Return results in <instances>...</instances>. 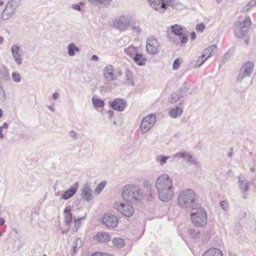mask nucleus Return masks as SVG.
Masks as SVG:
<instances>
[{
	"mask_svg": "<svg viewBox=\"0 0 256 256\" xmlns=\"http://www.w3.org/2000/svg\"><path fill=\"white\" fill-rule=\"evenodd\" d=\"M156 186L160 200L167 202L173 197L172 181L167 174H162L156 178Z\"/></svg>",
	"mask_w": 256,
	"mask_h": 256,
	"instance_id": "1",
	"label": "nucleus"
},
{
	"mask_svg": "<svg viewBox=\"0 0 256 256\" xmlns=\"http://www.w3.org/2000/svg\"><path fill=\"white\" fill-rule=\"evenodd\" d=\"M217 50V47L215 44H212L206 48L202 54L204 56L208 59L214 54Z\"/></svg>",
	"mask_w": 256,
	"mask_h": 256,
	"instance_id": "22",
	"label": "nucleus"
},
{
	"mask_svg": "<svg viewBox=\"0 0 256 256\" xmlns=\"http://www.w3.org/2000/svg\"><path fill=\"white\" fill-rule=\"evenodd\" d=\"M132 60L136 64L140 66L145 65L146 62V58L144 57L143 55L141 53L139 52L134 56Z\"/></svg>",
	"mask_w": 256,
	"mask_h": 256,
	"instance_id": "23",
	"label": "nucleus"
},
{
	"mask_svg": "<svg viewBox=\"0 0 256 256\" xmlns=\"http://www.w3.org/2000/svg\"><path fill=\"white\" fill-rule=\"evenodd\" d=\"M173 157L176 158H182L184 160H185L186 162H190L192 164H196L197 162L196 160L192 158V156L190 154L189 152H177L173 155Z\"/></svg>",
	"mask_w": 256,
	"mask_h": 256,
	"instance_id": "17",
	"label": "nucleus"
},
{
	"mask_svg": "<svg viewBox=\"0 0 256 256\" xmlns=\"http://www.w3.org/2000/svg\"><path fill=\"white\" fill-rule=\"evenodd\" d=\"M156 121V116L154 114H150L142 120L140 128L142 134H144L148 132L154 125Z\"/></svg>",
	"mask_w": 256,
	"mask_h": 256,
	"instance_id": "9",
	"label": "nucleus"
},
{
	"mask_svg": "<svg viewBox=\"0 0 256 256\" xmlns=\"http://www.w3.org/2000/svg\"><path fill=\"white\" fill-rule=\"evenodd\" d=\"M2 130L1 128H0V138H4V135L2 133Z\"/></svg>",
	"mask_w": 256,
	"mask_h": 256,
	"instance_id": "63",
	"label": "nucleus"
},
{
	"mask_svg": "<svg viewBox=\"0 0 256 256\" xmlns=\"http://www.w3.org/2000/svg\"><path fill=\"white\" fill-rule=\"evenodd\" d=\"M184 6L181 2H180L179 0L175 4V5L173 7L174 8L178 10H182L184 8Z\"/></svg>",
	"mask_w": 256,
	"mask_h": 256,
	"instance_id": "47",
	"label": "nucleus"
},
{
	"mask_svg": "<svg viewBox=\"0 0 256 256\" xmlns=\"http://www.w3.org/2000/svg\"><path fill=\"white\" fill-rule=\"evenodd\" d=\"M92 60L94 61H97L98 60V57L96 55H93L92 56Z\"/></svg>",
	"mask_w": 256,
	"mask_h": 256,
	"instance_id": "61",
	"label": "nucleus"
},
{
	"mask_svg": "<svg viewBox=\"0 0 256 256\" xmlns=\"http://www.w3.org/2000/svg\"><path fill=\"white\" fill-rule=\"evenodd\" d=\"M8 124L6 122H5L3 124L2 126H0V128H1L3 130V128H8Z\"/></svg>",
	"mask_w": 256,
	"mask_h": 256,
	"instance_id": "60",
	"label": "nucleus"
},
{
	"mask_svg": "<svg viewBox=\"0 0 256 256\" xmlns=\"http://www.w3.org/2000/svg\"><path fill=\"white\" fill-rule=\"evenodd\" d=\"M252 22L250 17H247L244 20L236 21L234 24V36L238 38H244L248 33Z\"/></svg>",
	"mask_w": 256,
	"mask_h": 256,
	"instance_id": "5",
	"label": "nucleus"
},
{
	"mask_svg": "<svg viewBox=\"0 0 256 256\" xmlns=\"http://www.w3.org/2000/svg\"><path fill=\"white\" fill-rule=\"evenodd\" d=\"M70 136L73 138H76L77 134L74 130H70L69 132Z\"/></svg>",
	"mask_w": 256,
	"mask_h": 256,
	"instance_id": "55",
	"label": "nucleus"
},
{
	"mask_svg": "<svg viewBox=\"0 0 256 256\" xmlns=\"http://www.w3.org/2000/svg\"><path fill=\"white\" fill-rule=\"evenodd\" d=\"M77 188L71 187L68 190L64 192L61 198L66 200L72 198L76 192Z\"/></svg>",
	"mask_w": 256,
	"mask_h": 256,
	"instance_id": "27",
	"label": "nucleus"
},
{
	"mask_svg": "<svg viewBox=\"0 0 256 256\" xmlns=\"http://www.w3.org/2000/svg\"><path fill=\"white\" fill-rule=\"evenodd\" d=\"M196 212L190 214V218L192 224L196 226L202 227L207 224V214L206 210L200 208L196 206L195 208Z\"/></svg>",
	"mask_w": 256,
	"mask_h": 256,
	"instance_id": "6",
	"label": "nucleus"
},
{
	"mask_svg": "<svg viewBox=\"0 0 256 256\" xmlns=\"http://www.w3.org/2000/svg\"><path fill=\"white\" fill-rule=\"evenodd\" d=\"M238 182L240 190L244 194V198H246V192L248 190L249 188L248 185L250 184V182H248L246 180H242L240 176H238Z\"/></svg>",
	"mask_w": 256,
	"mask_h": 256,
	"instance_id": "20",
	"label": "nucleus"
},
{
	"mask_svg": "<svg viewBox=\"0 0 256 256\" xmlns=\"http://www.w3.org/2000/svg\"><path fill=\"white\" fill-rule=\"evenodd\" d=\"M180 60L178 58H176L173 63L172 68L174 70H176L180 68Z\"/></svg>",
	"mask_w": 256,
	"mask_h": 256,
	"instance_id": "49",
	"label": "nucleus"
},
{
	"mask_svg": "<svg viewBox=\"0 0 256 256\" xmlns=\"http://www.w3.org/2000/svg\"><path fill=\"white\" fill-rule=\"evenodd\" d=\"M12 79L15 82L18 83L21 80L20 74L16 72H12Z\"/></svg>",
	"mask_w": 256,
	"mask_h": 256,
	"instance_id": "42",
	"label": "nucleus"
},
{
	"mask_svg": "<svg viewBox=\"0 0 256 256\" xmlns=\"http://www.w3.org/2000/svg\"><path fill=\"white\" fill-rule=\"evenodd\" d=\"M196 194L191 189H186L180 192L178 196V204L182 208H191L192 210L195 208V202Z\"/></svg>",
	"mask_w": 256,
	"mask_h": 256,
	"instance_id": "3",
	"label": "nucleus"
},
{
	"mask_svg": "<svg viewBox=\"0 0 256 256\" xmlns=\"http://www.w3.org/2000/svg\"><path fill=\"white\" fill-rule=\"evenodd\" d=\"M105 186H106V182H101L96 186V190H95V193L97 194H99L104 188Z\"/></svg>",
	"mask_w": 256,
	"mask_h": 256,
	"instance_id": "43",
	"label": "nucleus"
},
{
	"mask_svg": "<svg viewBox=\"0 0 256 256\" xmlns=\"http://www.w3.org/2000/svg\"><path fill=\"white\" fill-rule=\"evenodd\" d=\"M104 76L106 82H110L117 78L114 73L113 67L112 65H108L104 70Z\"/></svg>",
	"mask_w": 256,
	"mask_h": 256,
	"instance_id": "16",
	"label": "nucleus"
},
{
	"mask_svg": "<svg viewBox=\"0 0 256 256\" xmlns=\"http://www.w3.org/2000/svg\"><path fill=\"white\" fill-rule=\"evenodd\" d=\"M11 50L12 56L16 64L18 65L22 64V50H20V47L16 44H14L12 46L11 48Z\"/></svg>",
	"mask_w": 256,
	"mask_h": 256,
	"instance_id": "15",
	"label": "nucleus"
},
{
	"mask_svg": "<svg viewBox=\"0 0 256 256\" xmlns=\"http://www.w3.org/2000/svg\"><path fill=\"white\" fill-rule=\"evenodd\" d=\"M183 110L182 108L180 106H176L174 108H172L168 112L169 116L172 118H176L178 116H180Z\"/></svg>",
	"mask_w": 256,
	"mask_h": 256,
	"instance_id": "24",
	"label": "nucleus"
},
{
	"mask_svg": "<svg viewBox=\"0 0 256 256\" xmlns=\"http://www.w3.org/2000/svg\"><path fill=\"white\" fill-rule=\"evenodd\" d=\"M160 46V44L156 38L152 37L147 40L146 49L148 54H157L159 52Z\"/></svg>",
	"mask_w": 256,
	"mask_h": 256,
	"instance_id": "11",
	"label": "nucleus"
},
{
	"mask_svg": "<svg viewBox=\"0 0 256 256\" xmlns=\"http://www.w3.org/2000/svg\"><path fill=\"white\" fill-rule=\"evenodd\" d=\"M168 158L169 156L162 155H158L156 156V160L160 162L161 166L166 164Z\"/></svg>",
	"mask_w": 256,
	"mask_h": 256,
	"instance_id": "40",
	"label": "nucleus"
},
{
	"mask_svg": "<svg viewBox=\"0 0 256 256\" xmlns=\"http://www.w3.org/2000/svg\"><path fill=\"white\" fill-rule=\"evenodd\" d=\"M93 104L95 107L102 108L104 105V102L102 99L94 98L92 99Z\"/></svg>",
	"mask_w": 256,
	"mask_h": 256,
	"instance_id": "38",
	"label": "nucleus"
},
{
	"mask_svg": "<svg viewBox=\"0 0 256 256\" xmlns=\"http://www.w3.org/2000/svg\"><path fill=\"white\" fill-rule=\"evenodd\" d=\"M254 68V64L251 61H247L242 64L236 78L235 89L237 92H244L250 86L252 82L250 78Z\"/></svg>",
	"mask_w": 256,
	"mask_h": 256,
	"instance_id": "2",
	"label": "nucleus"
},
{
	"mask_svg": "<svg viewBox=\"0 0 256 256\" xmlns=\"http://www.w3.org/2000/svg\"><path fill=\"white\" fill-rule=\"evenodd\" d=\"M60 96V94L59 93L57 92H55L53 94H52V98L54 99V100H56L58 98V96Z\"/></svg>",
	"mask_w": 256,
	"mask_h": 256,
	"instance_id": "58",
	"label": "nucleus"
},
{
	"mask_svg": "<svg viewBox=\"0 0 256 256\" xmlns=\"http://www.w3.org/2000/svg\"><path fill=\"white\" fill-rule=\"evenodd\" d=\"M256 6V0H250L243 8V10L246 12L249 11L252 7Z\"/></svg>",
	"mask_w": 256,
	"mask_h": 256,
	"instance_id": "39",
	"label": "nucleus"
},
{
	"mask_svg": "<svg viewBox=\"0 0 256 256\" xmlns=\"http://www.w3.org/2000/svg\"><path fill=\"white\" fill-rule=\"evenodd\" d=\"M129 22L130 23L129 27L130 26L131 28H132L133 26H138L140 24L139 22L130 18Z\"/></svg>",
	"mask_w": 256,
	"mask_h": 256,
	"instance_id": "50",
	"label": "nucleus"
},
{
	"mask_svg": "<svg viewBox=\"0 0 256 256\" xmlns=\"http://www.w3.org/2000/svg\"><path fill=\"white\" fill-rule=\"evenodd\" d=\"M178 0H164L165 4L166 5V8L168 6H170L173 8L175 4L178 2Z\"/></svg>",
	"mask_w": 256,
	"mask_h": 256,
	"instance_id": "46",
	"label": "nucleus"
},
{
	"mask_svg": "<svg viewBox=\"0 0 256 256\" xmlns=\"http://www.w3.org/2000/svg\"><path fill=\"white\" fill-rule=\"evenodd\" d=\"M250 184L253 186L255 188H256V176L250 182Z\"/></svg>",
	"mask_w": 256,
	"mask_h": 256,
	"instance_id": "56",
	"label": "nucleus"
},
{
	"mask_svg": "<svg viewBox=\"0 0 256 256\" xmlns=\"http://www.w3.org/2000/svg\"><path fill=\"white\" fill-rule=\"evenodd\" d=\"M112 0H88L89 2L92 4H102L104 5L109 4Z\"/></svg>",
	"mask_w": 256,
	"mask_h": 256,
	"instance_id": "41",
	"label": "nucleus"
},
{
	"mask_svg": "<svg viewBox=\"0 0 256 256\" xmlns=\"http://www.w3.org/2000/svg\"><path fill=\"white\" fill-rule=\"evenodd\" d=\"M10 78V74L7 70L0 69V84L2 82L8 80Z\"/></svg>",
	"mask_w": 256,
	"mask_h": 256,
	"instance_id": "32",
	"label": "nucleus"
},
{
	"mask_svg": "<svg viewBox=\"0 0 256 256\" xmlns=\"http://www.w3.org/2000/svg\"><path fill=\"white\" fill-rule=\"evenodd\" d=\"M132 30L137 34H140L142 31L140 24L138 26H133L132 28Z\"/></svg>",
	"mask_w": 256,
	"mask_h": 256,
	"instance_id": "51",
	"label": "nucleus"
},
{
	"mask_svg": "<svg viewBox=\"0 0 256 256\" xmlns=\"http://www.w3.org/2000/svg\"><path fill=\"white\" fill-rule=\"evenodd\" d=\"M82 240L80 238H77L74 242L72 248V250L73 251L74 253L76 252L80 248Z\"/></svg>",
	"mask_w": 256,
	"mask_h": 256,
	"instance_id": "36",
	"label": "nucleus"
},
{
	"mask_svg": "<svg viewBox=\"0 0 256 256\" xmlns=\"http://www.w3.org/2000/svg\"><path fill=\"white\" fill-rule=\"evenodd\" d=\"M126 76V83L131 86H134V82L133 80L132 73L128 70H126L125 72Z\"/></svg>",
	"mask_w": 256,
	"mask_h": 256,
	"instance_id": "31",
	"label": "nucleus"
},
{
	"mask_svg": "<svg viewBox=\"0 0 256 256\" xmlns=\"http://www.w3.org/2000/svg\"><path fill=\"white\" fill-rule=\"evenodd\" d=\"M202 256H223V255L220 249L212 248L206 250Z\"/></svg>",
	"mask_w": 256,
	"mask_h": 256,
	"instance_id": "26",
	"label": "nucleus"
},
{
	"mask_svg": "<svg viewBox=\"0 0 256 256\" xmlns=\"http://www.w3.org/2000/svg\"><path fill=\"white\" fill-rule=\"evenodd\" d=\"M115 208L125 216L130 218L134 214V208L130 204L120 202L115 204Z\"/></svg>",
	"mask_w": 256,
	"mask_h": 256,
	"instance_id": "10",
	"label": "nucleus"
},
{
	"mask_svg": "<svg viewBox=\"0 0 256 256\" xmlns=\"http://www.w3.org/2000/svg\"><path fill=\"white\" fill-rule=\"evenodd\" d=\"M102 224L108 228H114L118 224V218L112 214H105L102 218Z\"/></svg>",
	"mask_w": 256,
	"mask_h": 256,
	"instance_id": "12",
	"label": "nucleus"
},
{
	"mask_svg": "<svg viewBox=\"0 0 256 256\" xmlns=\"http://www.w3.org/2000/svg\"><path fill=\"white\" fill-rule=\"evenodd\" d=\"M207 60H208V58H206V56H204L203 54H202V55L201 56H200L198 58L196 61L194 66V68H198V67L201 66Z\"/></svg>",
	"mask_w": 256,
	"mask_h": 256,
	"instance_id": "35",
	"label": "nucleus"
},
{
	"mask_svg": "<svg viewBox=\"0 0 256 256\" xmlns=\"http://www.w3.org/2000/svg\"><path fill=\"white\" fill-rule=\"evenodd\" d=\"M6 98V93L4 88L0 84V100L4 101Z\"/></svg>",
	"mask_w": 256,
	"mask_h": 256,
	"instance_id": "44",
	"label": "nucleus"
},
{
	"mask_svg": "<svg viewBox=\"0 0 256 256\" xmlns=\"http://www.w3.org/2000/svg\"><path fill=\"white\" fill-rule=\"evenodd\" d=\"M199 233H200V231L196 230L194 229H190L188 230L189 234L190 236H192V238H196V237H197Z\"/></svg>",
	"mask_w": 256,
	"mask_h": 256,
	"instance_id": "48",
	"label": "nucleus"
},
{
	"mask_svg": "<svg viewBox=\"0 0 256 256\" xmlns=\"http://www.w3.org/2000/svg\"><path fill=\"white\" fill-rule=\"evenodd\" d=\"M180 95L179 94L178 92L176 90L173 92L171 95L170 98L169 100L170 103H175L181 99Z\"/></svg>",
	"mask_w": 256,
	"mask_h": 256,
	"instance_id": "34",
	"label": "nucleus"
},
{
	"mask_svg": "<svg viewBox=\"0 0 256 256\" xmlns=\"http://www.w3.org/2000/svg\"><path fill=\"white\" fill-rule=\"evenodd\" d=\"M124 51L125 53L127 55L129 56L130 57L132 58L134 57L135 54L138 52L137 48L133 46H130L128 47L125 48Z\"/></svg>",
	"mask_w": 256,
	"mask_h": 256,
	"instance_id": "28",
	"label": "nucleus"
},
{
	"mask_svg": "<svg viewBox=\"0 0 256 256\" xmlns=\"http://www.w3.org/2000/svg\"><path fill=\"white\" fill-rule=\"evenodd\" d=\"M85 216H86V215L83 216V217H82V218H74V230L75 231V232H77L78 228H79V226H80V225L81 224V221L82 220H84L85 219Z\"/></svg>",
	"mask_w": 256,
	"mask_h": 256,
	"instance_id": "37",
	"label": "nucleus"
},
{
	"mask_svg": "<svg viewBox=\"0 0 256 256\" xmlns=\"http://www.w3.org/2000/svg\"><path fill=\"white\" fill-rule=\"evenodd\" d=\"M20 4L21 0H8L2 12V18L3 20H8L12 18L16 12Z\"/></svg>",
	"mask_w": 256,
	"mask_h": 256,
	"instance_id": "7",
	"label": "nucleus"
},
{
	"mask_svg": "<svg viewBox=\"0 0 256 256\" xmlns=\"http://www.w3.org/2000/svg\"><path fill=\"white\" fill-rule=\"evenodd\" d=\"M220 206L221 208L224 210H226V209L228 208V204L224 200L220 202Z\"/></svg>",
	"mask_w": 256,
	"mask_h": 256,
	"instance_id": "52",
	"label": "nucleus"
},
{
	"mask_svg": "<svg viewBox=\"0 0 256 256\" xmlns=\"http://www.w3.org/2000/svg\"><path fill=\"white\" fill-rule=\"evenodd\" d=\"M92 190L90 188L88 184H86L84 186L82 190L81 196L82 198L87 202H89L92 198Z\"/></svg>",
	"mask_w": 256,
	"mask_h": 256,
	"instance_id": "19",
	"label": "nucleus"
},
{
	"mask_svg": "<svg viewBox=\"0 0 256 256\" xmlns=\"http://www.w3.org/2000/svg\"><path fill=\"white\" fill-rule=\"evenodd\" d=\"M80 50L78 47L76 46L74 44L70 43L68 46V53L70 56H74L76 52Z\"/></svg>",
	"mask_w": 256,
	"mask_h": 256,
	"instance_id": "29",
	"label": "nucleus"
},
{
	"mask_svg": "<svg viewBox=\"0 0 256 256\" xmlns=\"http://www.w3.org/2000/svg\"><path fill=\"white\" fill-rule=\"evenodd\" d=\"M92 256H110V254L106 253H101V252H96L92 254Z\"/></svg>",
	"mask_w": 256,
	"mask_h": 256,
	"instance_id": "53",
	"label": "nucleus"
},
{
	"mask_svg": "<svg viewBox=\"0 0 256 256\" xmlns=\"http://www.w3.org/2000/svg\"><path fill=\"white\" fill-rule=\"evenodd\" d=\"M190 87L184 85L180 87L177 91L180 95L181 98H182L185 96L191 94V92H190Z\"/></svg>",
	"mask_w": 256,
	"mask_h": 256,
	"instance_id": "30",
	"label": "nucleus"
},
{
	"mask_svg": "<svg viewBox=\"0 0 256 256\" xmlns=\"http://www.w3.org/2000/svg\"><path fill=\"white\" fill-rule=\"evenodd\" d=\"M250 170L252 172H256V168L254 167L250 168Z\"/></svg>",
	"mask_w": 256,
	"mask_h": 256,
	"instance_id": "64",
	"label": "nucleus"
},
{
	"mask_svg": "<svg viewBox=\"0 0 256 256\" xmlns=\"http://www.w3.org/2000/svg\"><path fill=\"white\" fill-rule=\"evenodd\" d=\"M108 114L109 116V118H111L114 116V112L113 110H108Z\"/></svg>",
	"mask_w": 256,
	"mask_h": 256,
	"instance_id": "59",
	"label": "nucleus"
},
{
	"mask_svg": "<svg viewBox=\"0 0 256 256\" xmlns=\"http://www.w3.org/2000/svg\"><path fill=\"white\" fill-rule=\"evenodd\" d=\"M4 222H5V220H4V218H0V226L4 224Z\"/></svg>",
	"mask_w": 256,
	"mask_h": 256,
	"instance_id": "62",
	"label": "nucleus"
},
{
	"mask_svg": "<svg viewBox=\"0 0 256 256\" xmlns=\"http://www.w3.org/2000/svg\"><path fill=\"white\" fill-rule=\"evenodd\" d=\"M95 240L101 242H106L110 240V235L106 232L98 233L95 236Z\"/></svg>",
	"mask_w": 256,
	"mask_h": 256,
	"instance_id": "25",
	"label": "nucleus"
},
{
	"mask_svg": "<svg viewBox=\"0 0 256 256\" xmlns=\"http://www.w3.org/2000/svg\"><path fill=\"white\" fill-rule=\"evenodd\" d=\"M190 39L193 40H194L196 38V33L194 32H192L190 33Z\"/></svg>",
	"mask_w": 256,
	"mask_h": 256,
	"instance_id": "57",
	"label": "nucleus"
},
{
	"mask_svg": "<svg viewBox=\"0 0 256 256\" xmlns=\"http://www.w3.org/2000/svg\"><path fill=\"white\" fill-rule=\"evenodd\" d=\"M172 32L176 36H178L182 44H185L188 40V36L182 33L183 27L181 26L175 24L172 25L170 28Z\"/></svg>",
	"mask_w": 256,
	"mask_h": 256,
	"instance_id": "13",
	"label": "nucleus"
},
{
	"mask_svg": "<svg viewBox=\"0 0 256 256\" xmlns=\"http://www.w3.org/2000/svg\"><path fill=\"white\" fill-rule=\"evenodd\" d=\"M114 246L118 248H122L124 246V240L120 238H114L112 241Z\"/></svg>",
	"mask_w": 256,
	"mask_h": 256,
	"instance_id": "33",
	"label": "nucleus"
},
{
	"mask_svg": "<svg viewBox=\"0 0 256 256\" xmlns=\"http://www.w3.org/2000/svg\"><path fill=\"white\" fill-rule=\"evenodd\" d=\"M130 18L122 16L114 19L112 22V26L120 32H126L130 26Z\"/></svg>",
	"mask_w": 256,
	"mask_h": 256,
	"instance_id": "8",
	"label": "nucleus"
},
{
	"mask_svg": "<svg viewBox=\"0 0 256 256\" xmlns=\"http://www.w3.org/2000/svg\"><path fill=\"white\" fill-rule=\"evenodd\" d=\"M206 28V26L203 23L198 24L196 26V30L197 32H202Z\"/></svg>",
	"mask_w": 256,
	"mask_h": 256,
	"instance_id": "45",
	"label": "nucleus"
},
{
	"mask_svg": "<svg viewBox=\"0 0 256 256\" xmlns=\"http://www.w3.org/2000/svg\"><path fill=\"white\" fill-rule=\"evenodd\" d=\"M110 106L114 110L122 112L126 108V104L123 100L116 98L110 103Z\"/></svg>",
	"mask_w": 256,
	"mask_h": 256,
	"instance_id": "18",
	"label": "nucleus"
},
{
	"mask_svg": "<svg viewBox=\"0 0 256 256\" xmlns=\"http://www.w3.org/2000/svg\"><path fill=\"white\" fill-rule=\"evenodd\" d=\"M72 8L74 10H76L78 11H79V12H80L81 10H82L81 7H80V5L77 4H72Z\"/></svg>",
	"mask_w": 256,
	"mask_h": 256,
	"instance_id": "54",
	"label": "nucleus"
},
{
	"mask_svg": "<svg viewBox=\"0 0 256 256\" xmlns=\"http://www.w3.org/2000/svg\"><path fill=\"white\" fill-rule=\"evenodd\" d=\"M72 208L70 206H66L64 210V222L66 225L69 226L72 222V214L71 212Z\"/></svg>",
	"mask_w": 256,
	"mask_h": 256,
	"instance_id": "21",
	"label": "nucleus"
},
{
	"mask_svg": "<svg viewBox=\"0 0 256 256\" xmlns=\"http://www.w3.org/2000/svg\"><path fill=\"white\" fill-rule=\"evenodd\" d=\"M149 5L154 10L164 13L166 10L164 0H147Z\"/></svg>",
	"mask_w": 256,
	"mask_h": 256,
	"instance_id": "14",
	"label": "nucleus"
},
{
	"mask_svg": "<svg viewBox=\"0 0 256 256\" xmlns=\"http://www.w3.org/2000/svg\"><path fill=\"white\" fill-rule=\"evenodd\" d=\"M122 195L124 200L130 202H133L135 200H140L142 198L140 187L136 185L124 186Z\"/></svg>",
	"mask_w": 256,
	"mask_h": 256,
	"instance_id": "4",
	"label": "nucleus"
}]
</instances>
